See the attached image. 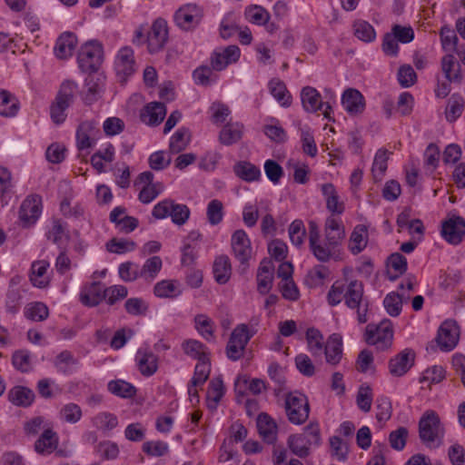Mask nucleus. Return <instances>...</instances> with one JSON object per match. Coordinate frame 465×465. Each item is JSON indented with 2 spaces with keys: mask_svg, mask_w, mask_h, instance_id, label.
I'll list each match as a JSON object with an SVG mask.
<instances>
[{
  "mask_svg": "<svg viewBox=\"0 0 465 465\" xmlns=\"http://www.w3.org/2000/svg\"><path fill=\"white\" fill-rule=\"evenodd\" d=\"M287 442L293 454L300 458H306L310 455L312 447H318L322 443L319 424L310 422L303 429L302 433L290 435Z\"/></svg>",
  "mask_w": 465,
  "mask_h": 465,
  "instance_id": "nucleus-1",
  "label": "nucleus"
},
{
  "mask_svg": "<svg viewBox=\"0 0 465 465\" xmlns=\"http://www.w3.org/2000/svg\"><path fill=\"white\" fill-rule=\"evenodd\" d=\"M77 89L78 85L74 81L66 80L62 83L55 99L50 106V116L54 124H60L65 121L67 116L65 111L73 104Z\"/></svg>",
  "mask_w": 465,
  "mask_h": 465,
  "instance_id": "nucleus-2",
  "label": "nucleus"
},
{
  "mask_svg": "<svg viewBox=\"0 0 465 465\" xmlns=\"http://www.w3.org/2000/svg\"><path fill=\"white\" fill-rule=\"evenodd\" d=\"M419 436L427 446H436L444 436V428L438 413L434 411H426L419 421Z\"/></svg>",
  "mask_w": 465,
  "mask_h": 465,
  "instance_id": "nucleus-3",
  "label": "nucleus"
},
{
  "mask_svg": "<svg viewBox=\"0 0 465 465\" xmlns=\"http://www.w3.org/2000/svg\"><path fill=\"white\" fill-rule=\"evenodd\" d=\"M285 412L291 423L301 425L310 414V404L307 397L298 391L289 392L285 397Z\"/></svg>",
  "mask_w": 465,
  "mask_h": 465,
  "instance_id": "nucleus-4",
  "label": "nucleus"
},
{
  "mask_svg": "<svg viewBox=\"0 0 465 465\" xmlns=\"http://www.w3.org/2000/svg\"><path fill=\"white\" fill-rule=\"evenodd\" d=\"M152 214L156 219L170 216L174 224L183 225L189 220L191 212L186 204L176 203L173 200L165 199L153 207Z\"/></svg>",
  "mask_w": 465,
  "mask_h": 465,
  "instance_id": "nucleus-5",
  "label": "nucleus"
},
{
  "mask_svg": "<svg viewBox=\"0 0 465 465\" xmlns=\"http://www.w3.org/2000/svg\"><path fill=\"white\" fill-rule=\"evenodd\" d=\"M309 247L314 257L322 262L341 259V250L331 248L325 240L324 242L320 241L318 227L314 223H310Z\"/></svg>",
  "mask_w": 465,
  "mask_h": 465,
  "instance_id": "nucleus-6",
  "label": "nucleus"
},
{
  "mask_svg": "<svg viewBox=\"0 0 465 465\" xmlns=\"http://www.w3.org/2000/svg\"><path fill=\"white\" fill-rule=\"evenodd\" d=\"M253 336L245 324H240L232 331L226 345V356L231 361L240 360L244 353L245 348Z\"/></svg>",
  "mask_w": 465,
  "mask_h": 465,
  "instance_id": "nucleus-7",
  "label": "nucleus"
},
{
  "mask_svg": "<svg viewBox=\"0 0 465 465\" xmlns=\"http://www.w3.org/2000/svg\"><path fill=\"white\" fill-rule=\"evenodd\" d=\"M103 46L96 41L84 45L78 54L79 67L84 72H95L103 63Z\"/></svg>",
  "mask_w": 465,
  "mask_h": 465,
  "instance_id": "nucleus-8",
  "label": "nucleus"
},
{
  "mask_svg": "<svg viewBox=\"0 0 465 465\" xmlns=\"http://www.w3.org/2000/svg\"><path fill=\"white\" fill-rule=\"evenodd\" d=\"M366 341L375 345L379 350H385L391 345L393 331L390 320L381 322L379 325L368 324L366 327Z\"/></svg>",
  "mask_w": 465,
  "mask_h": 465,
  "instance_id": "nucleus-9",
  "label": "nucleus"
},
{
  "mask_svg": "<svg viewBox=\"0 0 465 465\" xmlns=\"http://www.w3.org/2000/svg\"><path fill=\"white\" fill-rule=\"evenodd\" d=\"M345 304L351 309H357L358 321L361 323L367 322V304L363 302V284L358 280L351 281L345 284Z\"/></svg>",
  "mask_w": 465,
  "mask_h": 465,
  "instance_id": "nucleus-10",
  "label": "nucleus"
},
{
  "mask_svg": "<svg viewBox=\"0 0 465 465\" xmlns=\"http://www.w3.org/2000/svg\"><path fill=\"white\" fill-rule=\"evenodd\" d=\"M203 16V8L195 4H187L180 7L175 15L176 25L183 30L196 27Z\"/></svg>",
  "mask_w": 465,
  "mask_h": 465,
  "instance_id": "nucleus-11",
  "label": "nucleus"
},
{
  "mask_svg": "<svg viewBox=\"0 0 465 465\" xmlns=\"http://www.w3.org/2000/svg\"><path fill=\"white\" fill-rule=\"evenodd\" d=\"M147 48L149 53L155 54L165 46L168 41L167 22L163 18L156 19L147 35Z\"/></svg>",
  "mask_w": 465,
  "mask_h": 465,
  "instance_id": "nucleus-12",
  "label": "nucleus"
},
{
  "mask_svg": "<svg viewBox=\"0 0 465 465\" xmlns=\"http://www.w3.org/2000/svg\"><path fill=\"white\" fill-rule=\"evenodd\" d=\"M231 247L234 258L239 261L242 265H248V262L252 258V248L245 231L240 229L232 233Z\"/></svg>",
  "mask_w": 465,
  "mask_h": 465,
  "instance_id": "nucleus-13",
  "label": "nucleus"
},
{
  "mask_svg": "<svg viewBox=\"0 0 465 465\" xmlns=\"http://www.w3.org/2000/svg\"><path fill=\"white\" fill-rule=\"evenodd\" d=\"M42 212V199L39 195L27 196L19 208V220L23 227L35 223Z\"/></svg>",
  "mask_w": 465,
  "mask_h": 465,
  "instance_id": "nucleus-14",
  "label": "nucleus"
},
{
  "mask_svg": "<svg viewBox=\"0 0 465 465\" xmlns=\"http://www.w3.org/2000/svg\"><path fill=\"white\" fill-rule=\"evenodd\" d=\"M460 330L454 321L447 320L440 325L436 341L442 351H450L457 345Z\"/></svg>",
  "mask_w": 465,
  "mask_h": 465,
  "instance_id": "nucleus-15",
  "label": "nucleus"
},
{
  "mask_svg": "<svg viewBox=\"0 0 465 465\" xmlns=\"http://www.w3.org/2000/svg\"><path fill=\"white\" fill-rule=\"evenodd\" d=\"M345 238V229L341 219L329 216L324 224V240L331 248L341 250V243Z\"/></svg>",
  "mask_w": 465,
  "mask_h": 465,
  "instance_id": "nucleus-16",
  "label": "nucleus"
},
{
  "mask_svg": "<svg viewBox=\"0 0 465 465\" xmlns=\"http://www.w3.org/2000/svg\"><path fill=\"white\" fill-rule=\"evenodd\" d=\"M441 235L448 242L459 244L465 235V220L460 216H454L443 222Z\"/></svg>",
  "mask_w": 465,
  "mask_h": 465,
  "instance_id": "nucleus-17",
  "label": "nucleus"
},
{
  "mask_svg": "<svg viewBox=\"0 0 465 465\" xmlns=\"http://www.w3.org/2000/svg\"><path fill=\"white\" fill-rule=\"evenodd\" d=\"M109 221L124 233H129L134 231L139 224L135 217L127 215L126 208L123 206H117L113 209L109 214Z\"/></svg>",
  "mask_w": 465,
  "mask_h": 465,
  "instance_id": "nucleus-18",
  "label": "nucleus"
},
{
  "mask_svg": "<svg viewBox=\"0 0 465 465\" xmlns=\"http://www.w3.org/2000/svg\"><path fill=\"white\" fill-rule=\"evenodd\" d=\"M240 48L232 45L223 49L215 51L211 56V65L215 71L223 70L228 64L235 63L240 58Z\"/></svg>",
  "mask_w": 465,
  "mask_h": 465,
  "instance_id": "nucleus-19",
  "label": "nucleus"
},
{
  "mask_svg": "<svg viewBox=\"0 0 465 465\" xmlns=\"http://www.w3.org/2000/svg\"><path fill=\"white\" fill-rule=\"evenodd\" d=\"M115 70L123 80H125L134 73L135 61L134 51L131 47L124 46L120 49L115 60Z\"/></svg>",
  "mask_w": 465,
  "mask_h": 465,
  "instance_id": "nucleus-20",
  "label": "nucleus"
},
{
  "mask_svg": "<svg viewBox=\"0 0 465 465\" xmlns=\"http://www.w3.org/2000/svg\"><path fill=\"white\" fill-rule=\"evenodd\" d=\"M99 132L95 121H84L80 124L76 132L78 150L91 148L94 144V136Z\"/></svg>",
  "mask_w": 465,
  "mask_h": 465,
  "instance_id": "nucleus-21",
  "label": "nucleus"
},
{
  "mask_svg": "<svg viewBox=\"0 0 465 465\" xmlns=\"http://www.w3.org/2000/svg\"><path fill=\"white\" fill-rule=\"evenodd\" d=\"M85 88L83 101L85 104H92L102 97L104 91V77L100 74H89L85 79Z\"/></svg>",
  "mask_w": 465,
  "mask_h": 465,
  "instance_id": "nucleus-22",
  "label": "nucleus"
},
{
  "mask_svg": "<svg viewBox=\"0 0 465 465\" xmlns=\"http://www.w3.org/2000/svg\"><path fill=\"white\" fill-rule=\"evenodd\" d=\"M341 104L347 113L356 115L364 111L365 99L357 89L348 88L342 94Z\"/></svg>",
  "mask_w": 465,
  "mask_h": 465,
  "instance_id": "nucleus-23",
  "label": "nucleus"
},
{
  "mask_svg": "<svg viewBox=\"0 0 465 465\" xmlns=\"http://www.w3.org/2000/svg\"><path fill=\"white\" fill-rule=\"evenodd\" d=\"M415 354L411 350H404L391 359L389 369L391 375L401 377L408 372L414 363Z\"/></svg>",
  "mask_w": 465,
  "mask_h": 465,
  "instance_id": "nucleus-24",
  "label": "nucleus"
},
{
  "mask_svg": "<svg viewBox=\"0 0 465 465\" xmlns=\"http://www.w3.org/2000/svg\"><path fill=\"white\" fill-rule=\"evenodd\" d=\"M135 360L138 370L143 376L150 377L158 370V357L147 348H140Z\"/></svg>",
  "mask_w": 465,
  "mask_h": 465,
  "instance_id": "nucleus-25",
  "label": "nucleus"
},
{
  "mask_svg": "<svg viewBox=\"0 0 465 465\" xmlns=\"http://www.w3.org/2000/svg\"><path fill=\"white\" fill-rule=\"evenodd\" d=\"M166 114L165 104L160 102H153L144 106L141 111L140 118L147 125H159Z\"/></svg>",
  "mask_w": 465,
  "mask_h": 465,
  "instance_id": "nucleus-26",
  "label": "nucleus"
},
{
  "mask_svg": "<svg viewBox=\"0 0 465 465\" xmlns=\"http://www.w3.org/2000/svg\"><path fill=\"white\" fill-rule=\"evenodd\" d=\"M59 443V437L53 428H46L35 442V450L41 455L51 454Z\"/></svg>",
  "mask_w": 465,
  "mask_h": 465,
  "instance_id": "nucleus-27",
  "label": "nucleus"
},
{
  "mask_svg": "<svg viewBox=\"0 0 465 465\" xmlns=\"http://www.w3.org/2000/svg\"><path fill=\"white\" fill-rule=\"evenodd\" d=\"M49 262L45 260L35 261L30 269L29 280L37 288H45L50 283V277L47 273Z\"/></svg>",
  "mask_w": 465,
  "mask_h": 465,
  "instance_id": "nucleus-28",
  "label": "nucleus"
},
{
  "mask_svg": "<svg viewBox=\"0 0 465 465\" xmlns=\"http://www.w3.org/2000/svg\"><path fill=\"white\" fill-rule=\"evenodd\" d=\"M326 361L331 365H337L342 358V339L338 333L331 334L325 343L323 351Z\"/></svg>",
  "mask_w": 465,
  "mask_h": 465,
  "instance_id": "nucleus-29",
  "label": "nucleus"
},
{
  "mask_svg": "<svg viewBox=\"0 0 465 465\" xmlns=\"http://www.w3.org/2000/svg\"><path fill=\"white\" fill-rule=\"evenodd\" d=\"M105 295V289L100 282H92L84 286L80 292V301L84 305L93 307L98 305Z\"/></svg>",
  "mask_w": 465,
  "mask_h": 465,
  "instance_id": "nucleus-30",
  "label": "nucleus"
},
{
  "mask_svg": "<svg viewBox=\"0 0 465 465\" xmlns=\"http://www.w3.org/2000/svg\"><path fill=\"white\" fill-rule=\"evenodd\" d=\"M301 100L307 113H317L323 108L322 95L314 87H303L301 91Z\"/></svg>",
  "mask_w": 465,
  "mask_h": 465,
  "instance_id": "nucleus-31",
  "label": "nucleus"
},
{
  "mask_svg": "<svg viewBox=\"0 0 465 465\" xmlns=\"http://www.w3.org/2000/svg\"><path fill=\"white\" fill-rule=\"evenodd\" d=\"M77 45V37L73 33H64L56 40L54 54L59 59H66L72 56Z\"/></svg>",
  "mask_w": 465,
  "mask_h": 465,
  "instance_id": "nucleus-32",
  "label": "nucleus"
},
{
  "mask_svg": "<svg viewBox=\"0 0 465 465\" xmlns=\"http://www.w3.org/2000/svg\"><path fill=\"white\" fill-rule=\"evenodd\" d=\"M243 124L235 123H227L219 134V141L226 146L238 143L243 134Z\"/></svg>",
  "mask_w": 465,
  "mask_h": 465,
  "instance_id": "nucleus-33",
  "label": "nucleus"
},
{
  "mask_svg": "<svg viewBox=\"0 0 465 465\" xmlns=\"http://www.w3.org/2000/svg\"><path fill=\"white\" fill-rule=\"evenodd\" d=\"M257 428L263 440L268 443H273L276 440L277 425L267 413H261L258 416Z\"/></svg>",
  "mask_w": 465,
  "mask_h": 465,
  "instance_id": "nucleus-34",
  "label": "nucleus"
},
{
  "mask_svg": "<svg viewBox=\"0 0 465 465\" xmlns=\"http://www.w3.org/2000/svg\"><path fill=\"white\" fill-rule=\"evenodd\" d=\"M368 243V230L363 224H358L354 227L349 240L348 248L352 254L361 252Z\"/></svg>",
  "mask_w": 465,
  "mask_h": 465,
  "instance_id": "nucleus-35",
  "label": "nucleus"
},
{
  "mask_svg": "<svg viewBox=\"0 0 465 465\" xmlns=\"http://www.w3.org/2000/svg\"><path fill=\"white\" fill-rule=\"evenodd\" d=\"M201 237V234L196 232H192L188 238L184 241L182 248V264L185 266L192 265L197 255L198 244L196 241Z\"/></svg>",
  "mask_w": 465,
  "mask_h": 465,
  "instance_id": "nucleus-36",
  "label": "nucleus"
},
{
  "mask_svg": "<svg viewBox=\"0 0 465 465\" xmlns=\"http://www.w3.org/2000/svg\"><path fill=\"white\" fill-rule=\"evenodd\" d=\"M322 192L326 200V207L332 213L341 214L344 212V203L339 201V195L332 183L322 185Z\"/></svg>",
  "mask_w": 465,
  "mask_h": 465,
  "instance_id": "nucleus-37",
  "label": "nucleus"
},
{
  "mask_svg": "<svg viewBox=\"0 0 465 465\" xmlns=\"http://www.w3.org/2000/svg\"><path fill=\"white\" fill-rule=\"evenodd\" d=\"M233 172L237 177L248 183L258 181L261 177L260 169L247 161L237 162L233 166Z\"/></svg>",
  "mask_w": 465,
  "mask_h": 465,
  "instance_id": "nucleus-38",
  "label": "nucleus"
},
{
  "mask_svg": "<svg viewBox=\"0 0 465 465\" xmlns=\"http://www.w3.org/2000/svg\"><path fill=\"white\" fill-rule=\"evenodd\" d=\"M213 276L219 284L226 283L232 274V266L230 259L227 255L217 257L213 267Z\"/></svg>",
  "mask_w": 465,
  "mask_h": 465,
  "instance_id": "nucleus-39",
  "label": "nucleus"
},
{
  "mask_svg": "<svg viewBox=\"0 0 465 465\" xmlns=\"http://www.w3.org/2000/svg\"><path fill=\"white\" fill-rule=\"evenodd\" d=\"M8 399L16 406L28 407L35 400V393L26 387L15 386L9 391Z\"/></svg>",
  "mask_w": 465,
  "mask_h": 465,
  "instance_id": "nucleus-40",
  "label": "nucleus"
},
{
  "mask_svg": "<svg viewBox=\"0 0 465 465\" xmlns=\"http://www.w3.org/2000/svg\"><path fill=\"white\" fill-rule=\"evenodd\" d=\"M19 110V102L15 95L5 90H0V115L13 117Z\"/></svg>",
  "mask_w": 465,
  "mask_h": 465,
  "instance_id": "nucleus-41",
  "label": "nucleus"
},
{
  "mask_svg": "<svg viewBox=\"0 0 465 465\" xmlns=\"http://www.w3.org/2000/svg\"><path fill=\"white\" fill-rule=\"evenodd\" d=\"M388 273L391 280L394 281L402 275L407 270V259L400 252L391 254L387 261Z\"/></svg>",
  "mask_w": 465,
  "mask_h": 465,
  "instance_id": "nucleus-42",
  "label": "nucleus"
},
{
  "mask_svg": "<svg viewBox=\"0 0 465 465\" xmlns=\"http://www.w3.org/2000/svg\"><path fill=\"white\" fill-rule=\"evenodd\" d=\"M441 69L449 82H460V65L453 54H446L442 57Z\"/></svg>",
  "mask_w": 465,
  "mask_h": 465,
  "instance_id": "nucleus-43",
  "label": "nucleus"
},
{
  "mask_svg": "<svg viewBox=\"0 0 465 465\" xmlns=\"http://www.w3.org/2000/svg\"><path fill=\"white\" fill-rule=\"evenodd\" d=\"M269 89L272 95L281 104L288 107L292 104V96L284 83L279 79H272L269 83Z\"/></svg>",
  "mask_w": 465,
  "mask_h": 465,
  "instance_id": "nucleus-44",
  "label": "nucleus"
},
{
  "mask_svg": "<svg viewBox=\"0 0 465 465\" xmlns=\"http://www.w3.org/2000/svg\"><path fill=\"white\" fill-rule=\"evenodd\" d=\"M183 348L187 355L198 360V361L210 360L207 347L199 341H186L183 343Z\"/></svg>",
  "mask_w": 465,
  "mask_h": 465,
  "instance_id": "nucleus-45",
  "label": "nucleus"
},
{
  "mask_svg": "<svg viewBox=\"0 0 465 465\" xmlns=\"http://www.w3.org/2000/svg\"><path fill=\"white\" fill-rule=\"evenodd\" d=\"M268 375L274 383L273 391L279 395L286 390V378L283 368L277 362H272L268 367Z\"/></svg>",
  "mask_w": 465,
  "mask_h": 465,
  "instance_id": "nucleus-46",
  "label": "nucleus"
},
{
  "mask_svg": "<svg viewBox=\"0 0 465 465\" xmlns=\"http://www.w3.org/2000/svg\"><path fill=\"white\" fill-rule=\"evenodd\" d=\"M306 341L308 349L314 356H321L325 346L323 336L321 331L313 327L309 328L306 331Z\"/></svg>",
  "mask_w": 465,
  "mask_h": 465,
  "instance_id": "nucleus-47",
  "label": "nucleus"
},
{
  "mask_svg": "<svg viewBox=\"0 0 465 465\" xmlns=\"http://www.w3.org/2000/svg\"><path fill=\"white\" fill-rule=\"evenodd\" d=\"M464 99L461 95L454 94L449 100L445 110V116L448 122H455L461 114L464 109Z\"/></svg>",
  "mask_w": 465,
  "mask_h": 465,
  "instance_id": "nucleus-48",
  "label": "nucleus"
},
{
  "mask_svg": "<svg viewBox=\"0 0 465 465\" xmlns=\"http://www.w3.org/2000/svg\"><path fill=\"white\" fill-rule=\"evenodd\" d=\"M190 132L187 128L178 129L171 137L169 150L172 153H179L183 151L190 143Z\"/></svg>",
  "mask_w": 465,
  "mask_h": 465,
  "instance_id": "nucleus-49",
  "label": "nucleus"
},
{
  "mask_svg": "<svg viewBox=\"0 0 465 465\" xmlns=\"http://www.w3.org/2000/svg\"><path fill=\"white\" fill-rule=\"evenodd\" d=\"M25 316L34 322H43L48 318L49 309L44 302H34L25 306Z\"/></svg>",
  "mask_w": 465,
  "mask_h": 465,
  "instance_id": "nucleus-50",
  "label": "nucleus"
},
{
  "mask_svg": "<svg viewBox=\"0 0 465 465\" xmlns=\"http://www.w3.org/2000/svg\"><path fill=\"white\" fill-rule=\"evenodd\" d=\"M388 151L380 149L377 151L372 163V175L375 182L381 181L388 167Z\"/></svg>",
  "mask_w": 465,
  "mask_h": 465,
  "instance_id": "nucleus-51",
  "label": "nucleus"
},
{
  "mask_svg": "<svg viewBox=\"0 0 465 465\" xmlns=\"http://www.w3.org/2000/svg\"><path fill=\"white\" fill-rule=\"evenodd\" d=\"M153 292L160 298H173L181 293L176 281L163 280L154 285Z\"/></svg>",
  "mask_w": 465,
  "mask_h": 465,
  "instance_id": "nucleus-52",
  "label": "nucleus"
},
{
  "mask_svg": "<svg viewBox=\"0 0 465 465\" xmlns=\"http://www.w3.org/2000/svg\"><path fill=\"white\" fill-rule=\"evenodd\" d=\"M195 328L208 341H214V322L204 314H198L194 318Z\"/></svg>",
  "mask_w": 465,
  "mask_h": 465,
  "instance_id": "nucleus-53",
  "label": "nucleus"
},
{
  "mask_svg": "<svg viewBox=\"0 0 465 465\" xmlns=\"http://www.w3.org/2000/svg\"><path fill=\"white\" fill-rule=\"evenodd\" d=\"M93 425L99 430H112L118 425L117 417L110 412H100L92 420Z\"/></svg>",
  "mask_w": 465,
  "mask_h": 465,
  "instance_id": "nucleus-54",
  "label": "nucleus"
},
{
  "mask_svg": "<svg viewBox=\"0 0 465 465\" xmlns=\"http://www.w3.org/2000/svg\"><path fill=\"white\" fill-rule=\"evenodd\" d=\"M108 391L122 398H131L136 393L134 386L123 380L111 381L108 383Z\"/></svg>",
  "mask_w": 465,
  "mask_h": 465,
  "instance_id": "nucleus-55",
  "label": "nucleus"
},
{
  "mask_svg": "<svg viewBox=\"0 0 465 465\" xmlns=\"http://www.w3.org/2000/svg\"><path fill=\"white\" fill-rule=\"evenodd\" d=\"M244 15L247 21L258 25L266 24L270 19L269 13L260 5H250L246 7Z\"/></svg>",
  "mask_w": 465,
  "mask_h": 465,
  "instance_id": "nucleus-56",
  "label": "nucleus"
},
{
  "mask_svg": "<svg viewBox=\"0 0 465 465\" xmlns=\"http://www.w3.org/2000/svg\"><path fill=\"white\" fill-rule=\"evenodd\" d=\"M354 35L365 43L372 42L376 37L373 26L366 21L359 20L353 24Z\"/></svg>",
  "mask_w": 465,
  "mask_h": 465,
  "instance_id": "nucleus-57",
  "label": "nucleus"
},
{
  "mask_svg": "<svg viewBox=\"0 0 465 465\" xmlns=\"http://www.w3.org/2000/svg\"><path fill=\"white\" fill-rule=\"evenodd\" d=\"M135 247L134 241L123 238H113L106 243L107 251L117 254L132 252Z\"/></svg>",
  "mask_w": 465,
  "mask_h": 465,
  "instance_id": "nucleus-58",
  "label": "nucleus"
},
{
  "mask_svg": "<svg viewBox=\"0 0 465 465\" xmlns=\"http://www.w3.org/2000/svg\"><path fill=\"white\" fill-rule=\"evenodd\" d=\"M207 220L211 225L219 224L223 219V204L218 199L212 200L206 209Z\"/></svg>",
  "mask_w": 465,
  "mask_h": 465,
  "instance_id": "nucleus-59",
  "label": "nucleus"
},
{
  "mask_svg": "<svg viewBox=\"0 0 465 465\" xmlns=\"http://www.w3.org/2000/svg\"><path fill=\"white\" fill-rule=\"evenodd\" d=\"M162 265V259L159 256H153L144 262L140 276L146 280H153L161 271Z\"/></svg>",
  "mask_w": 465,
  "mask_h": 465,
  "instance_id": "nucleus-60",
  "label": "nucleus"
},
{
  "mask_svg": "<svg viewBox=\"0 0 465 465\" xmlns=\"http://www.w3.org/2000/svg\"><path fill=\"white\" fill-rule=\"evenodd\" d=\"M148 308V303L142 298H129L124 303L126 312L133 316H145Z\"/></svg>",
  "mask_w": 465,
  "mask_h": 465,
  "instance_id": "nucleus-61",
  "label": "nucleus"
},
{
  "mask_svg": "<svg viewBox=\"0 0 465 465\" xmlns=\"http://www.w3.org/2000/svg\"><path fill=\"white\" fill-rule=\"evenodd\" d=\"M445 378V371L441 366H432L425 370L420 378V382L427 383L428 387L431 384L440 383Z\"/></svg>",
  "mask_w": 465,
  "mask_h": 465,
  "instance_id": "nucleus-62",
  "label": "nucleus"
},
{
  "mask_svg": "<svg viewBox=\"0 0 465 465\" xmlns=\"http://www.w3.org/2000/svg\"><path fill=\"white\" fill-rule=\"evenodd\" d=\"M224 394V386L223 380L220 377L213 378L211 380L207 391V400L208 401H213V406L221 401Z\"/></svg>",
  "mask_w": 465,
  "mask_h": 465,
  "instance_id": "nucleus-63",
  "label": "nucleus"
},
{
  "mask_svg": "<svg viewBox=\"0 0 465 465\" xmlns=\"http://www.w3.org/2000/svg\"><path fill=\"white\" fill-rule=\"evenodd\" d=\"M13 366L21 372H28L31 370V357L25 350L15 351L12 355Z\"/></svg>",
  "mask_w": 465,
  "mask_h": 465,
  "instance_id": "nucleus-64",
  "label": "nucleus"
}]
</instances>
